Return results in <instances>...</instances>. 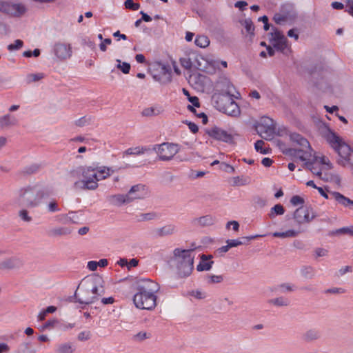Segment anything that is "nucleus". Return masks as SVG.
I'll use <instances>...</instances> for the list:
<instances>
[{"instance_id": "c03bdc74", "label": "nucleus", "mask_w": 353, "mask_h": 353, "mask_svg": "<svg viewBox=\"0 0 353 353\" xmlns=\"http://www.w3.org/2000/svg\"><path fill=\"white\" fill-rule=\"evenodd\" d=\"M264 145V141H262V140H258L255 143H254V148H255V150L257 151V152H261V154H268V150L267 149H264L263 148Z\"/></svg>"}, {"instance_id": "37998d69", "label": "nucleus", "mask_w": 353, "mask_h": 353, "mask_svg": "<svg viewBox=\"0 0 353 353\" xmlns=\"http://www.w3.org/2000/svg\"><path fill=\"white\" fill-rule=\"evenodd\" d=\"M223 281L222 275H209L208 276V283H220Z\"/></svg>"}, {"instance_id": "de8ad7c7", "label": "nucleus", "mask_w": 353, "mask_h": 353, "mask_svg": "<svg viewBox=\"0 0 353 353\" xmlns=\"http://www.w3.org/2000/svg\"><path fill=\"white\" fill-rule=\"evenodd\" d=\"M281 38H285V36L279 30H275L273 32H271L270 43L280 40Z\"/></svg>"}, {"instance_id": "9d476101", "label": "nucleus", "mask_w": 353, "mask_h": 353, "mask_svg": "<svg viewBox=\"0 0 353 353\" xmlns=\"http://www.w3.org/2000/svg\"><path fill=\"white\" fill-rule=\"evenodd\" d=\"M152 150L156 152L161 161H167L179 152L180 146L176 143L165 142L154 145Z\"/></svg>"}, {"instance_id": "58836bf2", "label": "nucleus", "mask_w": 353, "mask_h": 353, "mask_svg": "<svg viewBox=\"0 0 353 353\" xmlns=\"http://www.w3.org/2000/svg\"><path fill=\"white\" fill-rule=\"evenodd\" d=\"M92 122L91 117H83L75 121V125L79 127H83L90 124Z\"/></svg>"}, {"instance_id": "09e8293b", "label": "nucleus", "mask_w": 353, "mask_h": 353, "mask_svg": "<svg viewBox=\"0 0 353 353\" xmlns=\"http://www.w3.org/2000/svg\"><path fill=\"white\" fill-rule=\"evenodd\" d=\"M244 27L249 34H253L254 27L252 21L250 19H245L243 23Z\"/></svg>"}, {"instance_id": "ddd939ff", "label": "nucleus", "mask_w": 353, "mask_h": 353, "mask_svg": "<svg viewBox=\"0 0 353 353\" xmlns=\"http://www.w3.org/2000/svg\"><path fill=\"white\" fill-rule=\"evenodd\" d=\"M312 210L309 208L301 207L296 210L294 212L293 218L294 221L299 224L308 223L314 219Z\"/></svg>"}, {"instance_id": "4d7b16f0", "label": "nucleus", "mask_w": 353, "mask_h": 353, "mask_svg": "<svg viewBox=\"0 0 353 353\" xmlns=\"http://www.w3.org/2000/svg\"><path fill=\"white\" fill-rule=\"evenodd\" d=\"M190 294L197 299H203L205 298V294L201 290H193Z\"/></svg>"}, {"instance_id": "f257e3e1", "label": "nucleus", "mask_w": 353, "mask_h": 353, "mask_svg": "<svg viewBox=\"0 0 353 353\" xmlns=\"http://www.w3.org/2000/svg\"><path fill=\"white\" fill-rule=\"evenodd\" d=\"M217 90L221 93H215L213 94L212 100L215 104V107L228 115L237 117L240 114V108L238 104L233 100L234 86L230 81L223 78L219 81L216 84Z\"/></svg>"}, {"instance_id": "a19ab883", "label": "nucleus", "mask_w": 353, "mask_h": 353, "mask_svg": "<svg viewBox=\"0 0 353 353\" xmlns=\"http://www.w3.org/2000/svg\"><path fill=\"white\" fill-rule=\"evenodd\" d=\"M19 218L25 222L30 223L32 221V218L29 215V212L26 209H22L19 212Z\"/></svg>"}, {"instance_id": "412c9836", "label": "nucleus", "mask_w": 353, "mask_h": 353, "mask_svg": "<svg viewBox=\"0 0 353 353\" xmlns=\"http://www.w3.org/2000/svg\"><path fill=\"white\" fill-rule=\"evenodd\" d=\"M72 231V230L68 227H56L50 229L48 233L51 237H57L69 235Z\"/></svg>"}, {"instance_id": "39448f33", "label": "nucleus", "mask_w": 353, "mask_h": 353, "mask_svg": "<svg viewBox=\"0 0 353 353\" xmlns=\"http://www.w3.org/2000/svg\"><path fill=\"white\" fill-rule=\"evenodd\" d=\"M117 170L106 166L99 168L87 167L82 171V179L74 183L76 189L94 190L98 186V182L105 179Z\"/></svg>"}, {"instance_id": "bf43d9fd", "label": "nucleus", "mask_w": 353, "mask_h": 353, "mask_svg": "<svg viewBox=\"0 0 353 353\" xmlns=\"http://www.w3.org/2000/svg\"><path fill=\"white\" fill-rule=\"evenodd\" d=\"M140 217L141 221H149L154 219L156 217V214L153 212L141 214Z\"/></svg>"}, {"instance_id": "dca6fc26", "label": "nucleus", "mask_w": 353, "mask_h": 353, "mask_svg": "<svg viewBox=\"0 0 353 353\" xmlns=\"http://www.w3.org/2000/svg\"><path fill=\"white\" fill-rule=\"evenodd\" d=\"M200 60L205 61L201 56L196 55L193 58H182L181 59V64L185 69L190 70L195 68L199 70H203L204 68L201 66Z\"/></svg>"}, {"instance_id": "f704fd0d", "label": "nucleus", "mask_w": 353, "mask_h": 353, "mask_svg": "<svg viewBox=\"0 0 353 353\" xmlns=\"http://www.w3.org/2000/svg\"><path fill=\"white\" fill-rule=\"evenodd\" d=\"M277 289L281 293L291 292L296 290V286L290 283H283L277 286Z\"/></svg>"}, {"instance_id": "f03ea898", "label": "nucleus", "mask_w": 353, "mask_h": 353, "mask_svg": "<svg viewBox=\"0 0 353 353\" xmlns=\"http://www.w3.org/2000/svg\"><path fill=\"white\" fill-rule=\"evenodd\" d=\"M290 140L299 145V148H287L284 144H281L280 148L283 150V153L292 157H296L301 161L305 162L306 168L310 170L314 174L321 176L322 173L319 168L316 167L312 162H310L313 157V150L310 146L309 141L297 133H292L290 136Z\"/></svg>"}, {"instance_id": "a18cd8bd", "label": "nucleus", "mask_w": 353, "mask_h": 353, "mask_svg": "<svg viewBox=\"0 0 353 353\" xmlns=\"http://www.w3.org/2000/svg\"><path fill=\"white\" fill-rule=\"evenodd\" d=\"M125 7L127 9H130L132 10H137L140 8V5L139 3H136L133 1V0H126L125 1Z\"/></svg>"}, {"instance_id": "e2e57ef3", "label": "nucleus", "mask_w": 353, "mask_h": 353, "mask_svg": "<svg viewBox=\"0 0 353 353\" xmlns=\"http://www.w3.org/2000/svg\"><path fill=\"white\" fill-rule=\"evenodd\" d=\"M112 43L111 39L107 38L99 45L100 50L103 52L106 51V45H110Z\"/></svg>"}, {"instance_id": "5701e85b", "label": "nucleus", "mask_w": 353, "mask_h": 353, "mask_svg": "<svg viewBox=\"0 0 353 353\" xmlns=\"http://www.w3.org/2000/svg\"><path fill=\"white\" fill-rule=\"evenodd\" d=\"M330 196L334 199L339 204L347 207L348 205H353V201L345 196L338 192H330Z\"/></svg>"}, {"instance_id": "c756f323", "label": "nucleus", "mask_w": 353, "mask_h": 353, "mask_svg": "<svg viewBox=\"0 0 353 353\" xmlns=\"http://www.w3.org/2000/svg\"><path fill=\"white\" fill-rule=\"evenodd\" d=\"M271 44L277 50L284 52L285 50L288 48V39L286 37L281 38L280 40L272 41Z\"/></svg>"}, {"instance_id": "6e6552de", "label": "nucleus", "mask_w": 353, "mask_h": 353, "mask_svg": "<svg viewBox=\"0 0 353 353\" xmlns=\"http://www.w3.org/2000/svg\"><path fill=\"white\" fill-rule=\"evenodd\" d=\"M194 250L176 248L173 251V261L181 277L189 276L194 268Z\"/></svg>"}, {"instance_id": "9b49d317", "label": "nucleus", "mask_w": 353, "mask_h": 353, "mask_svg": "<svg viewBox=\"0 0 353 353\" xmlns=\"http://www.w3.org/2000/svg\"><path fill=\"white\" fill-rule=\"evenodd\" d=\"M256 130L261 137H263V134L265 137H272L275 130L274 121L268 117H261L256 126Z\"/></svg>"}, {"instance_id": "f8f14e48", "label": "nucleus", "mask_w": 353, "mask_h": 353, "mask_svg": "<svg viewBox=\"0 0 353 353\" xmlns=\"http://www.w3.org/2000/svg\"><path fill=\"white\" fill-rule=\"evenodd\" d=\"M207 134L215 140L223 141L225 143H232L233 141V136L228 131L214 126L207 130Z\"/></svg>"}, {"instance_id": "b1692460", "label": "nucleus", "mask_w": 353, "mask_h": 353, "mask_svg": "<svg viewBox=\"0 0 353 353\" xmlns=\"http://www.w3.org/2000/svg\"><path fill=\"white\" fill-rule=\"evenodd\" d=\"M320 337L321 333L316 328L307 330L303 335V339L306 342H312L318 340Z\"/></svg>"}, {"instance_id": "c9c22d12", "label": "nucleus", "mask_w": 353, "mask_h": 353, "mask_svg": "<svg viewBox=\"0 0 353 353\" xmlns=\"http://www.w3.org/2000/svg\"><path fill=\"white\" fill-rule=\"evenodd\" d=\"M30 343L25 342L21 344L17 353H36V350L31 349Z\"/></svg>"}, {"instance_id": "8fccbe9b", "label": "nucleus", "mask_w": 353, "mask_h": 353, "mask_svg": "<svg viewBox=\"0 0 353 353\" xmlns=\"http://www.w3.org/2000/svg\"><path fill=\"white\" fill-rule=\"evenodd\" d=\"M47 210L49 212H56L60 210L58 204L55 201H52L48 204Z\"/></svg>"}, {"instance_id": "7ed1b4c3", "label": "nucleus", "mask_w": 353, "mask_h": 353, "mask_svg": "<svg viewBox=\"0 0 353 353\" xmlns=\"http://www.w3.org/2000/svg\"><path fill=\"white\" fill-rule=\"evenodd\" d=\"M160 288L157 283L149 279H141L136 283L137 292L133 296L136 307L152 310L157 305L156 294Z\"/></svg>"}, {"instance_id": "473e14b6", "label": "nucleus", "mask_w": 353, "mask_h": 353, "mask_svg": "<svg viewBox=\"0 0 353 353\" xmlns=\"http://www.w3.org/2000/svg\"><path fill=\"white\" fill-rule=\"evenodd\" d=\"M285 212V209L281 204H276L270 210L268 216L270 219H274L277 215H283Z\"/></svg>"}, {"instance_id": "49530a36", "label": "nucleus", "mask_w": 353, "mask_h": 353, "mask_svg": "<svg viewBox=\"0 0 353 353\" xmlns=\"http://www.w3.org/2000/svg\"><path fill=\"white\" fill-rule=\"evenodd\" d=\"M10 1H0V12L8 15Z\"/></svg>"}, {"instance_id": "ea45409f", "label": "nucleus", "mask_w": 353, "mask_h": 353, "mask_svg": "<svg viewBox=\"0 0 353 353\" xmlns=\"http://www.w3.org/2000/svg\"><path fill=\"white\" fill-rule=\"evenodd\" d=\"M117 68L120 69L124 74H128L130 70V65L127 62H121V60L117 59Z\"/></svg>"}, {"instance_id": "052dcab7", "label": "nucleus", "mask_w": 353, "mask_h": 353, "mask_svg": "<svg viewBox=\"0 0 353 353\" xmlns=\"http://www.w3.org/2000/svg\"><path fill=\"white\" fill-rule=\"evenodd\" d=\"M148 338L149 335L145 332H140L134 336V339L139 341H143Z\"/></svg>"}, {"instance_id": "4468645a", "label": "nucleus", "mask_w": 353, "mask_h": 353, "mask_svg": "<svg viewBox=\"0 0 353 353\" xmlns=\"http://www.w3.org/2000/svg\"><path fill=\"white\" fill-rule=\"evenodd\" d=\"M53 52L57 59L65 60L72 55V47L70 44L58 42L54 45Z\"/></svg>"}, {"instance_id": "2eb2a0df", "label": "nucleus", "mask_w": 353, "mask_h": 353, "mask_svg": "<svg viewBox=\"0 0 353 353\" xmlns=\"http://www.w3.org/2000/svg\"><path fill=\"white\" fill-rule=\"evenodd\" d=\"M23 265V260L20 257L12 256L4 259L0 262V270L3 271L18 270L21 268Z\"/></svg>"}, {"instance_id": "393cba45", "label": "nucleus", "mask_w": 353, "mask_h": 353, "mask_svg": "<svg viewBox=\"0 0 353 353\" xmlns=\"http://www.w3.org/2000/svg\"><path fill=\"white\" fill-rule=\"evenodd\" d=\"M150 149L147 147L138 146V147H134V148H130L123 152V157L124 158L125 156H128V155L143 154L150 151Z\"/></svg>"}, {"instance_id": "bb28decb", "label": "nucleus", "mask_w": 353, "mask_h": 353, "mask_svg": "<svg viewBox=\"0 0 353 353\" xmlns=\"http://www.w3.org/2000/svg\"><path fill=\"white\" fill-rule=\"evenodd\" d=\"M75 348L72 343H63L57 346L56 353H73Z\"/></svg>"}, {"instance_id": "0e129e2a", "label": "nucleus", "mask_w": 353, "mask_h": 353, "mask_svg": "<svg viewBox=\"0 0 353 353\" xmlns=\"http://www.w3.org/2000/svg\"><path fill=\"white\" fill-rule=\"evenodd\" d=\"M247 6H248V3L244 1H239L234 3L235 8H239L241 11L244 10Z\"/></svg>"}, {"instance_id": "f3484780", "label": "nucleus", "mask_w": 353, "mask_h": 353, "mask_svg": "<svg viewBox=\"0 0 353 353\" xmlns=\"http://www.w3.org/2000/svg\"><path fill=\"white\" fill-rule=\"evenodd\" d=\"M26 11L27 8L24 4L10 1L8 16L12 17H21Z\"/></svg>"}, {"instance_id": "3c124183", "label": "nucleus", "mask_w": 353, "mask_h": 353, "mask_svg": "<svg viewBox=\"0 0 353 353\" xmlns=\"http://www.w3.org/2000/svg\"><path fill=\"white\" fill-rule=\"evenodd\" d=\"M327 254L328 250L325 248H317L314 250V256L316 258L326 256Z\"/></svg>"}, {"instance_id": "680f3d73", "label": "nucleus", "mask_w": 353, "mask_h": 353, "mask_svg": "<svg viewBox=\"0 0 353 353\" xmlns=\"http://www.w3.org/2000/svg\"><path fill=\"white\" fill-rule=\"evenodd\" d=\"M230 225L232 226V229L234 230V231H238L239 230V223L236 221H228L227 223V225H226V228L228 229L230 228Z\"/></svg>"}, {"instance_id": "a211bd4d", "label": "nucleus", "mask_w": 353, "mask_h": 353, "mask_svg": "<svg viewBox=\"0 0 353 353\" xmlns=\"http://www.w3.org/2000/svg\"><path fill=\"white\" fill-rule=\"evenodd\" d=\"M212 258V255L202 254L201 256V261L196 266V270L199 272L210 270L214 263V261L210 260Z\"/></svg>"}, {"instance_id": "864d4df0", "label": "nucleus", "mask_w": 353, "mask_h": 353, "mask_svg": "<svg viewBox=\"0 0 353 353\" xmlns=\"http://www.w3.org/2000/svg\"><path fill=\"white\" fill-rule=\"evenodd\" d=\"M290 203L293 205H302L304 203V199L301 197L300 196H298V195H294L293 196L291 199H290Z\"/></svg>"}, {"instance_id": "0eeeda50", "label": "nucleus", "mask_w": 353, "mask_h": 353, "mask_svg": "<svg viewBox=\"0 0 353 353\" xmlns=\"http://www.w3.org/2000/svg\"><path fill=\"white\" fill-rule=\"evenodd\" d=\"M325 137L331 148L339 154L338 163L343 167H350L353 169V150L350 146L330 130H327Z\"/></svg>"}, {"instance_id": "7c9ffc66", "label": "nucleus", "mask_w": 353, "mask_h": 353, "mask_svg": "<svg viewBox=\"0 0 353 353\" xmlns=\"http://www.w3.org/2000/svg\"><path fill=\"white\" fill-rule=\"evenodd\" d=\"M162 110L159 107H149L143 110L141 114L143 117H153L159 115L161 113Z\"/></svg>"}, {"instance_id": "c85d7f7f", "label": "nucleus", "mask_w": 353, "mask_h": 353, "mask_svg": "<svg viewBox=\"0 0 353 353\" xmlns=\"http://www.w3.org/2000/svg\"><path fill=\"white\" fill-rule=\"evenodd\" d=\"M299 232L294 230H288L285 232H275L272 233L274 237L278 238H292L298 235Z\"/></svg>"}, {"instance_id": "e433bc0d", "label": "nucleus", "mask_w": 353, "mask_h": 353, "mask_svg": "<svg viewBox=\"0 0 353 353\" xmlns=\"http://www.w3.org/2000/svg\"><path fill=\"white\" fill-rule=\"evenodd\" d=\"M333 234H348L350 236H353V225L349 227H343L337 229Z\"/></svg>"}, {"instance_id": "6ab92c4d", "label": "nucleus", "mask_w": 353, "mask_h": 353, "mask_svg": "<svg viewBox=\"0 0 353 353\" xmlns=\"http://www.w3.org/2000/svg\"><path fill=\"white\" fill-rule=\"evenodd\" d=\"M215 223V218L212 215L208 214L192 220L194 225L201 227L210 226Z\"/></svg>"}, {"instance_id": "cd10ccee", "label": "nucleus", "mask_w": 353, "mask_h": 353, "mask_svg": "<svg viewBox=\"0 0 353 353\" xmlns=\"http://www.w3.org/2000/svg\"><path fill=\"white\" fill-rule=\"evenodd\" d=\"M73 212H70L68 214H59L57 216V221L62 224L76 223L74 220V215Z\"/></svg>"}, {"instance_id": "4c0bfd02", "label": "nucleus", "mask_w": 353, "mask_h": 353, "mask_svg": "<svg viewBox=\"0 0 353 353\" xmlns=\"http://www.w3.org/2000/svg\"><path fill=\"white\" fill-rule=\"evenodd\" d=\"M43 77L44 74L43 73L28 74L26 76V81L28 83H30L32 82L38 81L42 79Z\"/></svg>"}, {"instance_id": "72a5a7b5", "label": "nucleus", "mask_w": 353, "mask_h": 353, "mask_svg": "<svg viewBox=\"0 0 353 353\" xmlns=\"http://www.w3.org/2000/svg\"><path fill=\"white\" fill-rule=\"evenodd\" d=\"M194 43L200 48H206L210 44V40L207 36L199 35L194 40Z\"/></svg>"}, {"instance_id": "1a4fd4ad", "label": "nucleus", "mask_w": 353, "mask_h": 353, "mask_svg": "<svg viewBox=\"0 0 353 353\" xmlns=\"http://www.w3.org/2000/svg\"><path fill=\"white\" fill-rule=\"evenodd\" d=\"M147 195L145 185L137 184L133 185L128 194H116L111 196L112 202L115 205H121L124 203H129L136 199H142Z\"/></svg>"}, {"instance_id": "69168bd1", "label": "nucleus", "mask_w": 353, "mask_h": 353, "mask_svg": "<svg viewBox=\"0 0 353 353\" xmlns=\"http://www.w3.org/2000/svg\"><path fill=\"white\" fill-rule=\"evenodd\" d=\"M39 168V167L37 165H32L26 168L25 172L27 174H33V173L36 172L37 171H38Z\"/></svg>"}, {"instance_id": "a878e982", "label": "nucleus", "mask_w": 353, "mask_h": 353, "mask_svg": "<svg viewBox=\"0 0 353 353\" xmlns=\"http://www.w3.org/2000/svg\"><path fill=\"white\" fill-rule=\"evenodd\" d=\"M268 303L277 307H288L290 305V299L284 296H279L270 299Z\"/></svg>"}, {"instance_id": "6e6d98bb", "label": "nucleus", "mask_w": 353, "mask_h": 353, "mask_svg": "<svg viewBox=\"0 0 353 353\" xmlns=\"http://www.w3.org/2000/svg\"><path fill=\"white\" fill-rule=\"evenodd\" d=\"M226 243H228L229 247L230 248H234V247H237V246L241 245L244 243L243 241H241L239 239H229V240H227Z\"/></svg>"}, {"instance_id": "4be33fe9", "label": "nucleus", "mask_w": 353, "mask_h": 353, "mask_svg": "<svg viewBox=\"0 0 353 353\" xmlns=\"http://www.w3.org/2000/svg\"><path fill=\"white\" fill-rule=\"evenodd\" d=\"M17 123V118L10 114L0 117V127L2 128L16 125Z\"/></svg>"}, {"instance_id": "20e7f679", "label": "nucleus", "mask_w": 353, "mask_h": 353, "mask_svg": "<svg viewBox=\"0 0 353 353\" xmlns=\"http://www.w3.org/2000/svg\"><path fill=\"white\" fill-rule=\"evenodd\" d=\"M49 190L43 185L36 184L19 189L16 194V202L20 206L27 208L39 207L43 199L50 196Z\"/></svg>"}, {"instance_id": "13d9d810", "label": "nucleus", "mask_w": 353, "mask_h": 353, "mask_svg": "<svg viewBox=\"0 0 353 353\" xmlns=\"http://www.w3.org/2000/svg\"><path fill=\"white\" fill-rule=\"evenodd\" d=\"M273 19L276 23L281 24L287 20V17L281 14H275Z\"/></svg>"}, {"instance_id": "774afa93", "label": "nucleus", "mask_w": 353, "mask_h": 353, "mask_svg": "<svg viewBox=\"0 0 353 353\" xmlns=\"http://www.w3.org/2000/svg\"><path fill=\"white\" fill-rule=\"evenodd\" d=\"M10 347L5 343H0V353H8L10 352Z\"/></svg>"}, {"instance_id": "2f4dec72", "label": "nucleus", "mask_w": 353, "mask_h": 353, "mask_svg": "<svg viewBox=\"0 0 353 353\" xmlns=\"http://www.w3.org/2000/svg\"><path fill=\"white\" fill-rule=\"evenodd\" d=\"M300 272L301 276L307 279H312L315 276V270L311 266H303Z\"/></svg>"}, {"instance_id": "603ef678", "label": "nucleus", "mask_w": 353, "mask_h": 353, "mask_svg": "<svg viewBox=\"0 0 353 353\" xmlns=\"http://www.w3.org/2000/svg\"><path fill=\"white\" fill-rule=\"evenodd\" d=\"M316 161H319L321 164L326 165L328 167V169H331L332 168V164L327 157L325 156H321L320 157H315Z\"/></svg>"}, {"instance_id": "aec40b11", "label": "nucleus", "mask_w": 353, "mask_h": 353, "mask_svg": "<svg viewBox=\"0 0 353 353\" xmlns=\"http://www.w3.org/2000/svg\"><path fill=\"white\" fill-rule=\"evenodd\" d=\"M176 232V227L174 224H167L155 230L154 233L157 236L172 235Z\"/></svg>"}, {"instance_id": "423d86ee", "label": "nucleus", "mask_w": 353, "mask_h": 353, "mask_svg": "<svg viewBox=\"0 0 353 353\" xmlns=\"http://www.w3.org/2000/svg\"><path fill=\"white\" fill-rule=\"evenodd\" d=\"M85 289L83 294L76 291L74 296L77 302L80 304L89 305L95 303L99 297L105 294L103 281L99 276H94L91 278L84 279L81 283Z\"/></svg>"}, {"instance_id": "5fc2aeb1", "label": "nucleus", "mask_w": 353, "mask_h": 353, "mask_svg": "<svg viewBox=\"0 0 353 353\" xmlns=\"http://www.w3.org/2000/svg\"><path fill=\"white\" fill-rule=\"evenodd\" d=\"M90 335L89 331H83L78 334L77 339L81 341H87L90 338Z\"/></svg>"}, {"instance_id": "79ce46f5", "label": "nucleus", "mask_w": 353, "mask_h": 353, "mask_svg": "<svg viewBox=\"0 0 353 353\" xmlns=\"http://www.w3.org/2000/svg\"><path fill=\"white\" fill-rule=\"evenodd\" d=\"M23 42L21 39H17L14 43L8 46V50L10 51L17 50L23 47Z\"/></svg>"}, {"instance_id": "338daca9", "label": "nucleus", "mask_w": 353, "mask_h": 353, "mask_svg": "<svg viewBox=\"0 0 353 353\" xmlns=\"http://www.w3.org/2000/svg\"><path fill=\"white\" fill-rule=\"evenodd\" d=\"M188 101L193 105V106L194 107H199L200 106V103H199V99L197 97H188Z\"/></svg>"}]
</instances>
